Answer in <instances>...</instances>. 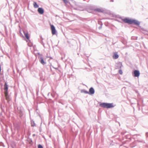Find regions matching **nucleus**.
Wrapping results in <instances>:
<instances>
[{
	"mask_svg": "<svg viewBox=\"0 0 148 148\" xmlns=\"http://www.w3.org/2000/svg\"><path fill=\"white\" fill-rule=\"evenodd\" d=\"M63 1L65 3H67L68 2V0H63Z\"/></svg>",
	"mask_w": 148,
	"mask_h": 148,
	"instance_id": "obj_16",
	"label": "nucleus"
},
{
	"mask_svg": "<svg viewBox=\"0 0 148 148\" xmlns=\"http://www.w3.org/2000/svg\"><path fill=\"white\" fill-rule=\"evenodd\" d=\"M140 72L138 71L135 70L134 71V76L135 77H138L140 75Z\"/></svg>",
	"mask_w": 148,
	"mask_h": 148,
	"instance_id": "obj_5",
	"label": "nucleus"
},
{
	"mask_svg": "<svg viewBox=\"0 0 148 148\" xmlns=\"http://www.w3.org/2000/svg\"><path fill=\"white\" fill-rule=\"evenodd\" d=\"M40 62L41 64L43 65H44L46 64V63L44 61L43 58L42 57H41L40 58Z\"/></svg>",
	"mask_w": 148,
	"mask_h": 148,
	"instance_id": "obj_11",
	"label": "nucleus"
},
{
	"mask_svg": "<svg viewBox=\"0 0 148 148\" xmlns=\"http://www.w3.org/2000/svg\"><path fill=\"white\" fill-rule=\"evenodd\" d=\"M38 148H43L42 146L40 145H38Z\"/></svg>",
	"mask_w": 148,
	"mask_h": 148,
	"instance_id": "obj_14",
	"label": "nucleus"
},
{
	"mask_svg": "<svg viewBox=\"0 0 148 148\" xmlns=\"http://www.w3.org/2000/svg\"><path fill=\"white\" fill-rule=\"evenodd\" d=\"M119 56L117 54V53L115 52L114 53V55L113 56V58L114 59H116L118 58Z\"/></svg>",
	"mask_w": 148,
	"mask_h": 148,
	"instance_id": "obj_8",
	"label": "nucleus"
},
{
	"mask_svg": "<svg viewBox=\"0 0 148 148\" xmlns=\"http://www.w3.org/2000/svg\"><path fill=\"white\" fill-rule=\"evenodd\" d=\"M119 73L121 75L123 74V72L121 70H120L119 71Z\"/></svg>",
	"mask_w": 148,
	"mask_h": 148,
	"instance_id": "obj_15",
	"label": "nucleus"
},
{
	"mask_svg": "<svg viewBox=\"0 0 148 148\" xmlns=\"http://www.w3.org/2000/svg\"><path fill=\"white\" fill-rule=\"evenodd\" d=\"M95 91L94 89L91 87L90 88L89 90V93L90 94H93L94 93Z\"/></svg>",
	"mask_w": 148,
	"mask_h": 148,
	"instance_id": "obj_7",
	"label": "nucleus"
},
{
	"mask_svg": "<svg viewBox=\"0 0 148 148\" xmlns=\"http://www.w3.org/2000/svg\"><path fill=\"white\" fill-rule=\"evenodd\" d=\"M33 6L35 8H38V5L37 4V3L35 2H34Z\"/></svg>",
	"mask_w": 148,
	"mask_h": 148,
	"instance_id": "obj_12",
	"label": "nucleus"
},
{
	"mask_svg": "<svg viewBox=\"0 0 148 148\" xmlns=\"http://www.w3.org/2000/svg\"><path fill=\"white\" fill-rule=\"evenodd\" d=\"M38 12L40 14H43L44 13V10L43 8H39L38 9Z\"/></svg>",
	"mask_w": 148,
	"mask_h": 148,
	"instance_id": "obj_6",
	"label": "nucleus"
},
{
	"mask_svg": "<svg viewBox=\"0 0 148 148\" xmlns=\"http://www.w3.org/2000/svg\"><path fill=\"white\" fill-rule=\"evenodd\" d=\"M4 87V94L5 97V99L7 101H9V96L8 95V85L6 82L5 83Z\"/></svg>",
	"mask_w": 148,
	"mask_h": 148,
	"instance_id": "obj_2",
	"label": "nucleus"
},
{
	"mask_svg": "<svg viewBox=\"0 0 148 148\" xmlns=\"http://www.w3.org/2000/svg\"><path fill=\"white\" fill-rule=\"evenodd\" d=\"M50 26L52 34L53 35L56 34V31L55 27L53 25L51 24H50Z\"/></svg>",
	"mask_w": 148,
	"mask_h": 148,
	"instance_id": "obj_4",
	"label": "nucleus"
},
{
	"mask_svg": "<svg viewBox=\"0 0 148 148\" xmlns=\"http://www.w3.org/2000/svg\"><path fill=\"white\" fill-rule=\"evenodd\" d=\"M81 92L82 93H86V94H89V93L88 92L86 91L85 90H81Z\"/></svg>",
	"mask_w": 148,
	"mask_h": 148,
	"instance_id": "obj_13",
	"label": "nucleus"
},
{
	"mask_svg": "<svg viewBox=\"0 0 148 148\" xmlns=\"http://www.w3.org/2000/svg\"><path fill=\"white\" fill-rule=\"evenodd\" d=\"M122 20L125 23L129 24H134L137 25H139L140 24V23L138 21L128 18H126L123 19Z\"/></svg>",
	"mask_w": 148,
	"mask_h": 148,
	"instance_id": "obj_1",
	"label": "nucleus"
},
{
	"mask_svg": "<svg viewBox=\"0 0 148 148\" xmlns=\"http://www.w3.org/2000/svg\"><path fill=\"white\" fill-rule=\"evenodd\" d=\"M100 106L106 108H113L114 106L112 103H102L100 104Z\"/></svg>",
	"mask_w": 148,
	"mask_h": 148,
	"instance_id": "obj_3",
	"label": "nucleus"
},
{
	"mask_svg": "<svg viewBox=\"0 0 148 148\" xmlns=\"http://www.w3.org/2000/svg\"><path fill=\"white\" fill-rule=\"evenodd\" d=\"M94 10L95 11H97V12H103V11L102 10V9H100V8L96 9H95Z\"/></svg>",
	"mask_w": 148,
	"mask_h": 148,
	"instance_id": "obj_10",
	"label": "nucleus"
},
{
	"mask_svg": "<svg viewBox=\"0 0 148 148\" xmlns=\"http://www.w3.org/2000/svg\"><path fill=\"white\" fill-rule=\"evenodd\" d=\"M24 33L26 38L28 40H29V34L28 33H25V32H24Z\"/></svg>",
	"mask_w": 148,
	"mask_h": 148,
	"instance_id": "obj_9",
	"label": "nucleus"
}]
</instances>
